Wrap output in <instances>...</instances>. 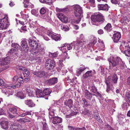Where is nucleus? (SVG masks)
Wrapping results in <instances>:
<instances>
[{"label": "nucleus", "instance_id": "nucleus-32", "mask_svg": "<svg viewBox=\"0 0 130 130\" xmlns=\"http://www.w3.org/2000/svg\"><path fill=\"white\" fill-rule=\"evenodd\" d=\"M122 46H120V48H121V50H121L122 48ZM123 52H123L125 51H130V47L129 45L125 46L123 50H122Z\"/></svg>", "mask_w": 130, "mask_h": 130}, {"label": "nucleus", "instance_id": "nucleus-4", "mask_svg": "<svg viewBox=\"0 0 130 130\" xmlns=\"http://www.w3.org/2000/svg\"><path fill=\"white\" fill-rule=\"evenodd\" d=\"M108 60L112 63L113 66L115 67L119 64L121 59L120 57H110L108 59Z\"/></svg>", "mask_w": 130, "mask_h": 130}, {"label": "nucleus", "instance_id": "nucleus-20", "mask_svg": "<svg viewBox=\"0 0 130 130\" xmlns=\"http://www.w3.org/2000/svg\"><path fill=\"white\" fill-rule=\"evenodd\" d=\"M25 103L29 107H32L35 106V104L31 100H26L25 101Z\"/></svg>", "mask_w": 130, "mask_h": 130}, {"label": "nucleus", "instance_id": "nucleus-6", "mask_svg": "<svg viewBox=\"0 0 130 130\" xmlns=\"http://www.w3.org/2000/svg\"><path fill=\"white\" fill-rule=\"evenodd\" d=\"M55 64V62L53 60L47 59L45 62V68L48 70H51L53 68Z\"/></svg>", "mask_w": 130, "mask_h": 130}, {"label": "nucleus", "instance_id": "nucleus-10", "mask_svg": "<svg viewBox=\"0 0 130 130\" xmlns=\"http://www.w3.org/2000/svg\"><path fill=\"white\" fill-rule=\"evenodd\" d=\"M55 107V106H53L48 109L49 117L50 119H52V117L55 115V113L56 112Z\"/></svg>", "mask_w": 130, "mask_h": 130}, {"label": "nucleus", "instance_id": "nucleus-57", "mask_svg": "<svg viewBox=\"0 0 130 130\" xmlns=\"http://www.w3.org/2000/svg\"><path fill=\"white\" fill-rule=\"evenodd\" d=\"M5 111L2 108H0V116L2 115L5 113Z\"/></svg>", "mask_w": 130, "mask_h": 130}, {"label": "nucleus", "instance_id": "nucleus-19", "mask_svg": "<svg viewBox=\"0 0 130 130\" xmlns=\"http://www.w3.org/2000/svg\"><path fill=\"white\" fill-rule=\"evenodd\" d=\"M85 97L89 100H91L92 96L94 95V94H91L87 90L85 91Z\"/></svg>", "mask_w": 130, "mask_h": 130}, {"label": "nucleus", "instance_id": "nucleus-25", "mask_svg": "<svg viewBox=\"0 0 130 130\" xmlns=\"http://www.w3.org/2000/svg\"><path fill=\"white\" fill-rule=\"evenodd\" d=\"M12 91L9 89H8L6 91L3 90L2 93H4L5 95L7 96H9L10 95H12V92H11Z\"/></svg>", "mask_w": 130, "mask_h": 130}, {"label": "nucleus", "instance_id": "nucleus-37", "mask_svg": "<svg viewBox=\"0 0 130 130\" xmlns=\"http://www.w3.org/2000/svg\"><path fill=\"white\" fill-rule=\"evenodd\" d=\"M11 46L12 47L17 50L19 49L20 47V46L18 44L15 43H12Z\"/></svg>", "mask_w": 130, "mask_h": 130}, {"label": "nucleus", "instance_id": "nucleus-9", "mask_svg": "<svg viewBox=\"0 0 130 130\" xmlns=\"http://www.w3.org/2000/svg\"><path fill=\"white\" fill-rule=\"evenodd\" d=\"M57 17L62 22L65 23H67L68 21L67 17L62 13H58L57 14Z\"/></svg>", "mask_w": 130, "mask_h": 130}, {"label": "nucleus", "instance_id": "nucleus-16", "mask_svg": "<svg viewBox=\"0 0 130 130\" xmlns=\"http://www.w3.org/2000/svg\"><path fill=\"white\" fill-rule=\"evenodd\" d=\"M104 29L107 32L109 33L111 32L112 34L114 33L113 31L112 30V26L110 23L107 24L106 26L104 27Z\"/></svg>", "mask_w": 130, "mask_h": 130}, {"label": "nucleus", "instance_id": "nucleus-62", "mask_svg": "<svg viewBox=\"0 0 130 130\" xmlns=\"http://www.w3.org/2000/svg\"><path fill=\"white\" fill-rule=\"evenodd\" d=\"M111 2L113 4H116L118 3L117 0H111Z\"/></svg>", "mask_w": 130, "mask_h": 130}, {"label": "nucleus", "instance_id": "nucleus-44", "mask_svg": "<svg viewBox=\"0 0 130 130\" xmlns=\"http://www.w3.org/2000/svg\"><path fill=\"white\" fill-rule=\"evenodd\" d=\"M59 27H60L61 29H62L65 31H68L69 29V28L68 27H66L65 26H62L61 25H59Z\"/></svg>", "mask_w": 130, "mask_h": 130}, {"label": "nucleus", "instance_id": "nucleus-31", "mask_svg": "<svg viewBox=\"0 0 130 130\" xmlns=\"http://www.w3.org/2000/svg\"><path fill=\"white\" fill-rule=\"evenodd\" d=\"M9 111L13 114H15L17 113V109L15 107L10 108L9 109Z\"/></svg>", "mask_w": 130, "mask_h": 130}, {"label": "nucleus", "instance_id": "nucleus-49", "mask_svg": "<svg viewBox=\"0 0 130 130\" xmlns=\"http://www.w3.org/2000/svg\"><path fill=\"white\" fill-rule=\"evenodd\" d=\"M95 119L99 122H100L101 121V120L98 114H97L95 116Z\"/></svg>", "mask_w": 130, "mask_h": 130}, {"label": "nucleus", "instance_id": "nucleus-5", "mask_svg": "<svg viewBox=\"0 0 130 130\" xmlns=\"http://www.w3.org/2000/svg\"><path fill=\"white\" fill-rule=\"evenodd\" d=\"M9 25V23L7 19L4 18L0 19V29H6Z\"/></svg>", "mask_w": 130, "mask_h": 130}, {"label": "nucleus", "instance_id": "nucleus-27", "mask_svg": "<svg viewBox=\"0 0 130 130\" xmlns=\"http://www.w3.org/2000/svg\"><path fill=\"white\" fill-rule=\"evenodd\" d=\"M44 97L45 96L48 95L51 93L52 92L51 90L49 88H47L43 91Z\"/></svg>", "mask_w": 130, "mask_h": 130}, {"label": "nucleus", "instance_id": "nucleus-17", "mask_svg": "<svg viewBox=\"0 0 130 130\" xmlns=\"http://www.w3.org/2000/svg\"><path fill=\"white\" fill-rule=\"evenodd\" d=\"M36 95L37 98H43L44 97L43 91L40 89H37L36 90Z\"/></svg>", "mask_w": 130, "mask_h": 130}, {"label": "nucleus", "instance_id": "nucleus-13", "mask_svg": "<svg viewBox=\"0 0 130 130\" xmlns=\"http://www.w3.org/2000/svg\"><path fill=\"white\" fill-rule=\"evenodd\" d=\"M52 121L53 123L54 124H59V123L62 122V119L60 117H52Z\"/></svg>", "mask_w": 130, "mask_h": 130}, {"label": "nucleus", "instance_id": "nucleus-23", "mask_svg": "<svg viewBox=\"0 0 130 130\" xmlns=\"http://www.w3.org/2000/svg\"><path fill=\"white\" fill-rule=\"evenodd\" d=\"M86 43L85 41L82 42L81 41H77V43L76 45H78L79 46H80L82 48H85L86 47L85 45Z\"/></svg>", "mask_w": 130, "mask_h": 130}, {"label": "nucleus", "instance_id": "nucleus-59", "mask_svg": "<svg viewBox=\"0 0 130 130\" xmlns=\"http://www.w3.org/2000/svg\"><path fill=\"white\" fill-rule=\"evenodd\" d=\"M56 11L57 12H62V9H60L57 7L56 8Z\"/></svg>", "mask_w": 130, "mask_h": 130}, {"label": "nucleus", "instance_id": "nucleus-51", "mask_svg": "<svg viewBox=\"0 0 130 130\" xmlns=\"http://www.w3.org/2000/svg\"><path fill=\"white\" fill-rule=\"evenodd\" d=\"M27 27L28 28V29L29 30L31 29H33L34 28V26L32 24L31 25L29 23L28 25L27 26Z\"/></svg>", "mask_w": 130, "mask_h": 130}, {"label": "nucleus", "instance_id": "nucleus-45", "mask_svg": "<svg viewBox=\"0 0 130 130\" xmlns=\"http://www.w3.org/2000/svg\"><path fill=\"white\" fill-rule=\"evenodd\" d=\"M42 130H49L48 126L45 122L44 124L43 125Z\"/></svg>", "mask_w": 130, "mask_h": 130}, {"label": "nucleus", "instance_id": "nucleus-46", "mask_svg": "<svg viewBox=\"0 0 130 130\" xmlns=\"http://www.w3.org/2000/svg\"><path fill=\"white\" fill-rule=\"evenodd\" d=\"M21 17L23 19L27 20V19L28 18V14H23L21 15Z\"/></svg>", "mask_w": 130, "mask_h": 130}, {"label": "nucleus", "instance_id": "nucleus-8", "mask_svg": "<svg viewBox=\"0 0 130 130\" xmlns=\"http://www.w3.org/2000/svg\"><path fill=\"white\" fill-rule=\"evenodd\" d=\"M21 51L23 53L27 52L28 50V47L26 40H23L21 42Z\"/></svg>", "mask_w": 130, "mask_h": 130}, {"label": "nucleus", "instance_id": "nucleus-58", "mask_svg": "<svg viewBox=\"0 0 130 130\" xmlns=\"http://www.w3.org/2000/svg\"><path fill=\"white\" fill-rule=\"evenodd\" d=\"M98 33L99 34H102L104 33L102 29L99 30L98 31Z\"/></svg>", "mask_w": 130, "mask_h": 130}, {"label": "nucleus", "instance_id": "nucleus-61", "mask_svg": "<svg viewBox=\"0 0 130 130\" xmlns=\"http://www.w3.org/2000/svg\"><path fill=\"white\" fill-rule=\"evenodd\" d=\"M75 130H86L85 128L83 127L82 128H77L75 129Z\"/></svg>", "mask_w": 130, "mask_h": 130}, {"label": "nucleus", "instance_id": "nucleus-47", "mask_svg": "<svg viewBox=\"0 0 130 130\" xmlns=\"http://www.w3.org/2000/svg\"><path fill=\"white\" fill-rule=\"evenodd\" d=\"M23 79L22 77L20 76L18 78L17 82L20 83H23Z\"/></svg>", "mask_w": 130, "mask_h": 130}, {"label": "nucleus", "instance_id": "nucleus-11", "mask_svg": "<svg viewBox=\"0 0 130 130\" xmlns=\"http://www.w3.org/2000/svg\"><path fill=\"white\" fill-rule=\"evenodd\" d=\"M121 38V34L119 32H117L113 34V37L112 38L113 41L114 43H117L119 41L120 39Z\"/></svg>", "mask_w": 130, "mask_h": 130}, {"label": "nucleus", "instance_id": "nucleus-39", "mask_svg": "<svg viewBox=\"0 0 130 130\" xmlns=\"http://www.w3.org/2000/svg\"><path fill=\"white\" fill-rule=\"evenodd\" d=\"M24 73H23L24 77H27L29 76L30 74V72L28 70L26 69H24Z\"/></svg>", "mask_w": 130, "mask_h": 130}, {"label": "nucleus", "instance_id": "nucleus-63", "mask_svg": "<svg viewBox=\"0 0 130 130\" xmlns=\"http://www.w3.org/2000/svg\"><path fill=\"white\" fill-rule=\"evenodd\" d=\"M26 91L28 93L30 92L31 90V88L30 87H28L26 89Z\"/></svg>", "mask_w": 130, "mask_h": 130}, {"label": "nucleus", "instance_id": "nucleus-56", "mask_svg": "<svg viewBox=\"0 0 130 130\" xmlns=\"http://www.w3.org/2000/svg\"><path fill=\"white\" fill-rule=\"evenodd\" d=\"M69 11L68 8H67L62 9V12H67Z\"/></svg>", "mask_w": 130, "mask_h": 130}, {"label": "nucleus", "instance_id": "nucleus-26", "mask_svg": "<svg viewBox=\"0 0 130 130\" xmlns=\"http://www.w3.org/2000/svg\"><path fill=\"white\" fill-rule=\"evenodd\" d=\"M92 73V71H88L83 75V77L84 78H86L88 77L91 76Z\"/></svg>", "mask_w": 130, "mask_h": 130}, {"label": "nucleus", "instance_id": "nucleus-1", "mask_svg": "<svg viewBox=\"0 0 130 130\" xmlns=\"http://www.w3.org/2000/svg\"><path fill=\"white\" fill-rule=\"evenodd\" d=\"M91 19L92 21V24L96 25H99V23H102L105 20L104 17L100 13L92 15L91 17Z\"/></svg>", "mask_w": 130, "mask_h": 130}, {"label": "nucleus", "instance_id": "nucleus-38", "mask_svg": "<svg viewBox=\"0 0 130 130\" xmlns=\"http://www.w3.org/2000/svg\"><path fill=\"white\" fill-rule=\"evenodd\" d=\"M126 97L128 99V102L130 103V91H127L125 94Z\"/></svg>", "mask_w": 130, "mask_h": 130}, {"label": "nucleus", "instance_id": "nucleus-30", "mask_svg": "<svg viewBox=\"0 0 130 130\" xmlns=\"http://www.w3.org/2000/svg\"><path fill=\"white\" fill-rule=\"evenodd\" d=\"M89 88L92 92L94 93H96V92L98 93L97 91L96 88L94 85H93L91 86H90Z\"/></svg>", "mask_w": 130, "mask_h": 130}, {"label": "nucleus", "instance_id": "nucleus-36", "mask_svg": "<svg viewBox=\"0 0 130 130\" xmlns=\"http://www.w3.org/2000/svg\"><path fill=\"white\" fill-rule=\"evenodd\" d=\"M16 51V50L14 48H11L9 51L8 52V54L9 55H12L13 54H15V53H14Z\"/></svg>", "mask_w": 130, "mask_h": 130}, {"label": "nucleus", "instance_id": "nucleus-33", "mask_svg": "<svg viewBox=\"0 0 130 130\" xmlns=\"http://www.w3.org/2000/svg\"><path fill=\"white\" fill-rule=\"evenodd\" d=\"M50 35L51 36L52 38L56 41H57L58 40H60V38L59 37H58L57 36L54 34H50Z\"/></svg>", "mask_w": 130, "mask_h": 130}, {"label": "nucleus", "instance_id": "nucleus-53", "mask_svg": "<svg viewBox=\"0 0 130 130\" xmlns=\"http://www.w3.org/2000/svg\"><path fill=\"white\" fill-rule=\"evenodd\" d=\"M123 52H124V53L125 54L126 56H130V55H129L130 53V51H127Z\"/></svg>", "mask_w": 130, "mask_h": 130}, {"label": "nucleus", "instance_id": "nucleus-2", "mask_svg": "<svg viewBox=\"0 0 130 130\" xmlns=\"http://www.w3.org/2000/svg\"><path fill=\"white\" fill-rule=\"evenodd\" d=\"M74 10V13L76 17L79 18L75 21L76 23H78L82 18V14L83 13L82 8L79 5H76L73 6Z\"/></svg>", "mask_w": 130, "mask_h": 130}, {"label": "nucleus", "instance_id": "nucleus-15", "mask_svg": "<svg viewBox=\"0 0 130 130\" xmlns=\"http://www.w3.org/2000/svg\"><path fill=\"white\" fill-rule=\"evenodd\" d=\"M57 79L56 78H52L46 81V83L49 85H53L57 82Z\"/></svg>", "mask_w": 130, "mask_h": 130}, {"label": "nucleus", "instance_id": "nucleus-3", "mask_svg": "<svg viewBox=\"0 0 130 130\" xmlns=\"http://www.w3.org/2000/svg\"><path fill=\"white\" fill-rule=\"evenodd\" d=\"M29 44L30 46L31 49L32 50V52L34 53V51H35L36 49L38 48V46L39 43L38 42L39 41H36V40L34 39H29L28 40Z\"/></svg>", "mask_w": 130, "mask_h": 130}, {"label": "nucleus", "instance_id": "nucleus-55", "mask_svg": "<svg viewBox=\"0 0 130 130\" xmlns=\"http://www.w3.org/2000/svg\"><path fill=\"white\" fill-rule=\"evenodd\" d=\"M28 95L29 96H34V92L32 91L28 93Z\"/></svg>", "mask_w": 130, "mask_h": 130}, {"label": "nucleus", "instance_id": "nucleus-28", "mask_svg": "<svg viewBox=\"0 0 130 130\" xmlns=\"http://www.w3.org/2000/svg\"><path fill=\"white\" fill-rule=\"evenodd\" d=\"M118 120L119 123H121L124 117V115L121 113L119 114L118 116Z\"/></svg>", "mask_w": 130, "mask_h": 130}, {"label": "nucleus", "instance_id": "nucleus-43", "mask_svg": "<svg viewBox=\"0 0 130 130\" xmlns=\"http://www.w3.org/2000/svg\"><path fill=\"white\" fill-rule=\"evenodd\" d=\"M56 126L57 127V128H56L55 130H63V126L61 125L57 124Z\"/></svg>", "mask_w": 130, "mask_h": 130}, {"label": "nucleus", "instance_id": "nucleus-41", "mask_svg": "<svg viewBox=\"0 0 130 130\" xmlns=\"http://www.w3.org/2000/svg\"><path fill=\"white\" fill-rule=\"evenodd\" d=\"M49 54L50 57H57L58 56V54L57 52L52 53L49 52Z\"/></svg>", "mask_w": 130, "mask_h": 130}, {"label": "nucleus", "instance_id": "nucleus-21", "mask_svg": "<svg viewBox=\"0 0 130 130\" xmlns=\"http://www.w3.org/2000/svg\"><path fill=\"white\" fill-rule=\"evenodd\" d=\"M64 104L70 108L73 107V102L71 99H69L65 101L64 102Z\"/></svg>", "mask_w": 130, "mask_h": 130}, {"label": "nucleus", "instance_id": "nucleus-64", "mask_svg": "<svg viewBox=\"0 0 130 130\" xmlns=\"http://www.w3.org/2000/svg\"><path fill=\"white\" fill-rule=\"evenodd\" d=\"M107 128H108V129L109 130H115L114 129L111 128L109 125H107Z\"/></svg>", "mask_w": 130, "mask_h": 130}, {"label": "nucleus", "instance_id": "nucleus-18", "mask_svg": "<svg viewBox=\"0 0 130 130\" xmlns=\"http://www.w3.org/2000/svg\"><path fill=\"white\" fill-rule=\"evenodd\" d=\"M108 5L107 4H99L98 5V7L100 10H105L107 11L108 9Z\"/></svg>", "mask_w": 130, "mask_h": 130}, {"label": "nucleus", "instance_id": "nucleus-35", "mask_svg": "<svg viewBox=\"0 0 130 130\" xmlns=\"http://www.w3.org/2000/svg\"><path fill=\"white\" fill-rule=\"evenodd\" d=\"M17 96L21 99L24 98L25 97L24 94L21 92H18L17 93Z\"/></svg>", "mask_w": 130, "mask_h": 130}, {"label": "nucleus", "instance_id": "nucleus-12", "mask_svg": "<svg viewBox=\"0 0 130 130\" xmlns=\"http://www.w3.org/2000/svg\"><path fill=\"white\" fill-rule=\"evenodd\" d=\"M9 57H1L0 58V64L5 65L10 62Z\"/></svg>", "mask_w": 130, "mask_h": 130}, {"label": "nucleus", "instance_id": "nucleus-14", "mask_svg": "<svg viewBox=\"0 0 130 130\" xmlns=\"http://www.w3.org/2000/svg\"><path fill=\"white\" fill-rule=\"evenodd\" d=\"M33 73L38 77H45V76L46 74V73L42 71L35 72H34Z\"/></svg>", "mask_w": 130, "mask_h": 130}, {"label": "nucleus", "instance_id": "nucleus-7", "mask_svg": "<svg viewBox=\"0 0 130 130\" xmlns=\"http://www.w3.org/2000/svg\"><path fill=\"white\" fill-rule=\"evenodd\" d=\"M0 123L2 128L6 129L8 128V122L7 119L4 118L0 119Z\"/></svg>", "mask_w": 130, "mask_h": 130}, {"label": "nucleus", "instance_id": "nucleus-54", "mask_svg": "<svg viewBox=\"0 0 130 130\" xmlns=\"http://www.w3.org/2000/svg\"><path fill=\"white\" fill-rule=\"evenodd\" d=\"M27 27V26L25 25L23 27H22L21 28V32H22L21 30H23L24 31H27V29H26V27Z\"/></svg>", "mask_w": 130, "mask_h": 130}, {"label": "nucleus", "instance_id": "nucleus-50", "mask_svg": "<svg viewBox=\"0 0 130 130\" xmlns=\"http://www.w3.org/2000/svg\"><path fill=\"white\" fill-rule=\"evenodd\" d=\"M5 85L3 80L2 79H0V86H5Z\"/></svg>", "mask_w": 130, "mask_h": 130}, {"label": "nucleus", "instance_id": "nucleus-60", "mask_svg": "<svg viewBox=\"0 0 130 130\" xmlns=\"http://www.w3.org/2000/svg\"><path fill=\"white\" fill-rule=\"evenodd\" d=\"M15 114H14V115H12L10 113H9L8 116L9 117L11 118H13L15 117Z\"/></svg>", "mask_w": 130, "mask_h": 130}, {"label": "nucleus", "instance_id": "nucleus-34", "mask_svg": "<svg viewBox=\"0 0 130 130\" xmlns=\"http://www.w3.org/2000/svg\"><path fill=\"white\" fill-rule=\"evenodd\" d=\"M118 78L116 74H114L112 76V81L114 83H116L117 82Z\"/></svg>", "mask_w": 130, "mask_h": 130}, {"label": "nucleus", "instance_id": "nucleus-29", "mask_svg": "<svg viewBox=\"0 0 130 130\" xmlns=\"http://www.w3.org/2000/svg\"><path fill=\"white\" fill-rule=\"evenodd\" d=\"M41 3H45L50 5H51L52 4V0H39Z\"/></svg>", "mask_w": 130, "mask_h": 130}, {"label": "nucleus", "instance_id": "nucleus-24", "mask_svg": "<svg viewBox=\"0 0 130 130\" xmlns=\"http://www.w3.org/2000/svg\"><path fill=\"white\" fill-rule=\"evenodd\" d=\"M28 115H31V113L29 111H26L24 110H22L20 113V116L22 117Z\"/></svg>", "mask_w": 130, "mask_h": 130}, {"label": "nucleus", "instance_id": "nucleus-52", "mask_svg": "<svg viewBox=\"0 0 130 130\" xmlns=\"http://www.w3.org/2000/svg\"><path fill=\"white\" fill-rule=\"evenodd\" d=\"M72 44L71 43V44H67L66 45V47H67L69 50H71L72 48V46H71Z\"/></svg>", "mask_w": 130, "mask_h": 130}, {"label": "nucleus", "instance_id": "nucleus-40", "mask_svg": "<svg viewBox=\"0 0 130 130\" xmlns=\"http://www.w3.org/2000/svg\"><path fill=\"white\" fill-rule=\"evenodd\" d=\"M86 69V68H80L79 69H78L77 70L76 72L77 73V74L79 75L81 73L84 71Z\"/></svg>", "mask_w": 130, "mask_h": 130}, {"label": "nucleus", "instance_id": "nucleus-48", "mask_svg": "<svg viewBox=\"0 0 130 130\" xmlns=\"http://www.w3.org/2000/svg\"><path fill=\"white\" fill-rule=\"evenodd\" d=\"M46 11L45 8L43 7L40 10V12L41 14H43L45 13Z\"/></svg>", "mask_w": 130, "mask_h": 130}, {"label": "nucleus", "instance_id": "nucleus-42", "mask_svg": "<svg viewBox=\"0 0 130 130\" xmlns=\"http://www.w3.org/2000/svg\"><path fill=\"white\" fill-rule=\"evenodd\" d=\"M92 39L91 41V44H95L97 42L96 38L93 37H92Z\"/></svg>", "mask_w": 130, "mask_h": 130}, {"label": "nucleus", "instance_id": "nucleus-22", "mask_svg": "<svg viewBox=\"0 0 130 130\" xmlns=\"http://www.w3.org/2000/svg\"><path fill=\"white\" fill-rule=\"evenodd\" d=\"M38 48L36 49L35 51H34V53L37 54L39 51H43L44 49V47L43 45H40L39 44Z\"/></svg>", "mask_w": 130, "mask_h": 130}]
</instances>
